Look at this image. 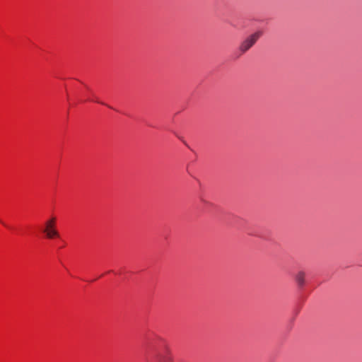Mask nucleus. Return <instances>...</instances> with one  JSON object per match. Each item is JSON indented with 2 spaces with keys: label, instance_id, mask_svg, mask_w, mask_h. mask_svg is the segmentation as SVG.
Listing matches in <instances>:
<instances>
[{
  "label": "nucleus",
  "instance_id": "f257e3e1",
  "mask_svg": "<svg viewBox=\"0 0 362 362\" xmlns=\"http://www.w3.org/2000/svg\"><path fill=\"white\" fill-rule=\"evenodd\" d=\"M262 33L258 31L246 37L240 45L239 51L243 54L247 52L259 40Z\"/></svg>",
  "mask_w": 362,
  "mask_h": 362
},
{
  "label": "nucleus",
  "instance_id": "f03ea898",
  "mask_svg": "<svg viewBox=\"0 0 362 362\" xmlns=\"http://www.w3.org/2000/svg\"><path fill=\"white\" fill-rule=\"evenodd\" d=\"M56 218L52 217L45 223L43 232L46 234L47 238L51 239L59 236V233L55 228Z\"/></svg>",
  "mask_w": 362,
  "mask_h": 362
},
{
  "label": "nucleus",
  "instance_id": "7ed1b4c3",
  "mask_svg": "<svg viewBox=\"0 0 362 362\" xmlns=\"http://www.w3.org/2000/svg\"><path fill=\"white\" fill-rule=\"evenodd\" d=\"M154 358L156 362H173V358L170 356L168 349L163 353L156 351Z\"/></svg>",
  "mask_w": 362,
  "mask_h": 362
},
{
  "label": "nucleus",
  "instance_id": "20e7f679",
  "mask_svg": "<svg viewBox=\"0 0 362 362\" xmlns=\"http://www.w3.org/2000/svg\"><path fill=\"white\" fill-rule=\"evenodd\" d=\"M305 274L304 272H298L296 275V281L298 285L300 287L303 286L305 284Z\"/></svg>",
  "mask_w": 362,
  "mask_h": 362
}]
</instances>
